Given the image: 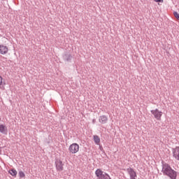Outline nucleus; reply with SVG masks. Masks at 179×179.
<instances>
[{"label":"nucleus","instance_id":"1","mask_svg":"<svg viewBox=\"0 0 179 179\" xmlns=\"http://www.w3.org/2000/svg\"><path fill=\"white\" fill-rule=\"evenodd\" d=\"M162 173L164 176L170 177L171 179L177 178V172L171 169L169 164H164L162 166Z\"/></svg>","mask_w":179,"mask_h":179},{"label":"nucleus","instance_id":"2","mask_svg":"<svg viewBox=\"0 0 179 179\" xmlns=\"http://www.w3.org/2000/svg\"><path fill=\"white\" fill-rule=\"evenodd\" d=\"M79 144L74 143L70 145V146L69 147V151L70 152V153H71V155H75L78 153V152H79Z\"/></svg>","mask_w":179,"mask_h":179},{"label":"nucleus","instance_id":"3","mask_svg":"<svg viewBox=\"0 0 179 179\" xmlns=\"http://www.w3.org/2000/svg\"><path fill=\"white\" fill-rule=\"evenodd\" d=\"M152 115H154L155 119L157 121L162 120V115H163V112L159 110V109H155L151 110Z\"/></svg>","mask_w":179,"mask_h":179},{"label":"nucleus","instance_id":"4","mask_svg":"<svg viewBox=\"0 0 179 179\" xmlns=\"http://www.w3.org/2000/svg\"><path fill=\"white\" fill-rule=\"evenodd\" d=\"M95 174L97 177V179H104L107 176H108V174L101 171V169H97L95 171Z\"/></svg>","mask_w":179,"mask_h":179},{"label":"nucleus","instance_id":"5","mask_svg":"<svg viewBox=\"0 0 179 179\" xmlns=\"http://www.w3.org/2000/svg\"><path fill=\"white\" fill-rule=\"evenodd\" d=\"M56 170L62 171L64 170V162L61 159H57L55 162Z\"/></svg>","mask_w":179,"mask_h":179},{"label":"nucleus","instance_id":"6","mask_svg":"<svg viewBox=\"0 0 179 179\" xmlns=\"http://www.w3.org/2000/svg\"><path fill=\"white\" fill-rule=\"evenodd\" d=\"M8 52H9V48H8V46H6L3 44H1L0 45V54L1 55H6V54H8Z\"/></svg>","mask_w":179,"mask_h":179},{"label":"nucleus","instance_id":"7","mask_svg":"<svg viewBox=\"0 0 179 179\" xmlns=\"http://www.w3.org/2000/svg\"><path fill=\"white\" fill-rule=\"evenodd\" d=\"M127 172L130 176V179H136V172L132 168L127 169Z\"/></svg>","mask_w":179,"mask_h":179},{"label":"nucleus","instance_id":"8","mask_svg":"<svg viewBox=\"0 0 179 179\" xmlns=\"http://www.w3.org/2000/svg\"><path fill=\"white\" fill-rule=\"evenodd\" d=\"M173 157L179 162V147H176L173 150Z\"/></svg>","mask_w":179,"mask_h":179},{"label":"nucleus","instance_id":"9","mask_svg":"<svg viewBox=\"0 0 179 179\" xmlns=\"http://www.w3.org/2000/svg\"><path fill=\"white\" fill-rule=\"evenodd\" d=\"M1 134H6L8 132V127L5 124H0Z\"/></svg>","mask_w":179,"mask_h":179},{"label":"nucleus","instance_id":"10","mask_svg":"<svg viewBox=\"0 0 179 179\" xmlns=\"http://www.w3.org/2000/svg\"><path fill=\"white\" fill-rule=\"evenodd\" d=\"M107 121H108L107 116L102 115L99 117V122H101V124H106Z\"/></svg>","mask_w":179,"mask_h":179},{"label":"nucleus","instance_id":"11","mask_svg":"<svg viewBox=\"0 0 179 179\" xmlns=\"http://www.w3.org/2000/svg\"><path fill=\"white\" fill-rule=\"evenodd\" d=\"M8 173L12 177H16V176H17V171H16V169H10Z\"/></svg>","mask_w":179,"mask_h":179},{"label":"nucleus","instance_id":"12","mask_svg":"<svg viewBox=\"0 0 179 179\" xmlns=\"http://www.w3.org/2000/svg\"><path fill=\"white\" fill-rule=\"evenodd\" d=\"M94 141L96 145H100V137L99 136H94Z\"/></svg>","mask_w":179,"mask_h":179},{"label":"nucleus","instance_id":"13","mask_svg":"<svg viewBox=\"0 0 179 179\" xmlns=\"http://www.w3.org/2000/svg\"><path fill=\"white\" fill-rule=\"evenodd\" d=\"M18 174H19L20 178H24V177H26L24 172H23L22 171H19Z\"/></svg>","mask_w":179,"mask_h":179},{"label":"nucleus","instance_id":"14","mask_svg":"<svg viewBox=\"0 0 179 179\" xmlns=\"http://www.w3.org/2000/svg\"><path fill=\"white\" fill-rule=\"evenodd\" d=\"M173 15L175 16V17L179 20V14L178 13H177L176 11L173 12Z\"/></svg>","mask_w":179,"mask_h":179},{"label":"nucleus","instance_id":"15","mask_svg":"<svg viewBox=\"0 0 179 179\" xmlns=\"http://www.w3.org/2000/svg\"><path fill=\"white\" fill-rule=\"evenodd\" d=\"M2 85H3V78L0 76V87L2 86Z\"/></svg>","mask_w":179,"mask_h":179},{"label":"nucleus","instance_id":"16","mask_svg":"<svg viewBox=\"0 0 179 179\" xmlns=\"http://www.w3.org/2000/svg\"><path fill=\"white\" fill-rule=\"evenodd\" d=\"M72 60V55H69L67 56L66 61H71Z\"/></svg>","mask_w":179,"mask_h":179},{"label":"nucleus","instance_id":"17","mask_svg":"<svg viewBox=\"0 0 179 179\" xmlns=\"http://www.w3.org/2000/svg\"><path fill=\"white\" fill-rule=\"evenodd\" d=\"M155 2H161L162 3H163V2H164V0H154Z\"/></svg>","mask_w":179,"mask_h":179},{"label":"nucleus","instance_id":"18","mask_svg":"<svg viewBox=\"0 0 179 179\" xmlns=\"http://www.w3.org/2000/svg\"><path fill=\"white\" fill-rule=\"evenodd\" d=\"M1 151H2V150H1V148H0V153H1Z\"/></svg>","mask_w":179,"mask_h":179}]
</instances>
